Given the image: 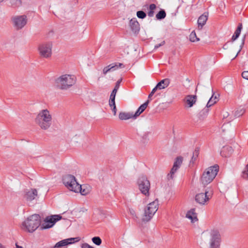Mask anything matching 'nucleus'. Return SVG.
<instances>
[{
  "mask_svg": "<svg viewBox=\"0 0 248 248\" xmlns=\"http://www.w3.org/2000/svg\"><path fill=\"white\" fill-rule=\"evenodd\" d=\"M61 215H53L47 217L44 222L41 224V217L38 214H34L31 216L22 223L23 229L30 232H32L40 225L42 230L51 228L55 223L61 219Z\"/></svg>",
  "mask_w": 248,
  "mask_h": 248,
  "instance_id": "f257e3e1",
  "label": "nucleus"
},
{
  "mask_svg": "<svg viewBox=\"0 0 248 248\" xmlns=\"http://www.w3.org/2000/svg\"><path fill=\"white\" fill-rule=\"evenodd\" d=\"M52 117L47 109L41 110L36 116L35 122L42 129L47 130L52 124Z\"/></svg>",
  "mask_w": 248,
  "mask_h": 248,
  "instance_id": "f03ea898",
  "label": "nucleus"
},
{
  "mask_svg": "<svg viewBox=\"0 0 248 248\" xmlns=\"http://www.w3.org/2000/svg\"><path fill=\"white\" fill-rule=\"evenodd\" d=\"M76 82V78L71 75H63L55 79L56 87L62 90H66L74 85Z\"/></svg>",
  "mask_w": 248,
  "mask_h": 248,
  "instance_id": "7ed1b4c3",
  "label": "nucleus"
},
{
  "mask_svg": "<svg viewBox=\"0 0 248 248\" xmlns=\"http://www.w3.org/2000/svg\"><path fill=\"white\" fill-rule=\"evenodd\" d=\"M219 170V166L215 165L206 169L200 178L202 184L205 186L213 181Z\"/></svg>",
  "mask_w": 248,
  "mask_h": 248,
  "instance_id": "20e7f679",
  "label": "nucleus"
},
{
  "mask_svg": "<svg viewBox=\"0 0 248 248\" xmlns=\"http://www.w3.org/2000/svg\"><path fill=\"white\" fill-rule=\"evenodd\" d=\"M158 209V201L155 200L149 203L144 209V215L142 218L143 221H149L153 217Z\"/></svg>",
  "mask_w": 248,
  "mask_h": 248,
  "instance_id": "39448f33",
  "label": "nucleus"
},
{
  "mask_svg": "<svg viewBox=\"0 0 248 248\" xmlns=\"http://www.w3.org/2000/svg\"><path fill=\"white\" fill-rule=\"evenodd\" d=\"M62 181L65 186L70 190L77 192L80 188V185L77 182L74 176L70 174L64 175Z\"/></svg>",
  "mask_w": 248,
  "mask_h": 248,
  "instance_id": "423d86ee",
  "label": "nucleus"
},
{
  "mask_svg": "<svg viewBox=\"0 0 248 248\" xmlns=\"http://www.w3.org/2000/svg\"><path fill=\"white\" fill-rule=\"evenodd\" d=\"M52 43L45 42L40 43L38 46V50L40 56L46 59H48L52 55Z\"/></svg>",
  "mask_w": 248,
  "mask_h": 248,
  "instance_id": "0eeeda50",
  "label": "nucleus"
},
{
  "mask_svg": "<svg viewBox=\"0 0 248 248\" xmlns=\"http://www.w3.org/2000/svg\"><path fill=\"white\" fill-rule=\"evenodd\" d=\"M138 184L139 188L141 192L145 196L149 195V190L150 187V183L145 176L139 178Z\"/></svg>",
  "mask_w": 248,
  "mask_h": 248,
  "instance_id": "6e6552de",
  "label": "nucleus"
},
{
  "mask_svg": "<svg viewBox=\"0 0 248 248\" xmlns=\"http://www.w3.org/2000/svg\"><path fill=\"white\" fill-rule=\"evenodd\" d=\"M210 248H219L221 236L217 230H212L210 233Z\"/></svg>",
  "mask_w": 248,
  "mask_h": 248,
  "instance_id": "1a4fd4ad",
  "label": "nucleus"
},
{
  "mask_svg": "<svg viewBox=\"0 0 248 248\" xmlns=\"http://www.w3.org/2000/svg\"><path fill=\"white\" fill-rule=\"evenodd\" d=\"M212 196V192H209L206 190L204 193L197 194L195 196V201L201 205H204L209 201Z\"/></svg>",
  "mask_w": 248,
  "mask_h": 248,
  "instance_id": "9d476101",
  "label": "nucleus"
},
{
  "mask_svg": "<svg viewBox=\"0 0 248 248\" xmlns=\"http://www.w3.org/2000/svg\"><path fill=\"white\" fill-rule=\"evenodd\" d=\"M14 27L17 30L22 29L27 23V16L25 15L16 16L13 18Z\"/></svg>",
  "mask_w": 248,
  "mask_h": 248,
  "instance_id": "9b49d317",
  "label": "nucleus"
},
{
  "mask_svg": "<svg viewBox=\"0 0 248 248\" xmlns=\"http://www.w3.org/2000/svg\"><path fill=\"white\" fill-rule=\"evenodd\" d=\"M80 238L78 237L65 239L58 242L50 248H62L63 246L73 244L75 242H78Z\"/></svg>",
  "mask_w": 248,
  "mask_h": 248,
  "instance_id": "f8f14e48",
  "label": "nucleus"
},
{
  "mask_svg": "<svg viewBox=\"0 0 248 248\" xmlns=\"http://www.w3.org/2000/svg\"><path fill=\"white\" fill-rule=\"evenodd\" d=\"M119 67H124V65L122 63H113L105 67L103 69V73L104 75H106L109 72H112L116 70Z\"/></svg>",
  "mask_w": 248,
  "mask_h": 248,
  "instance_id": "ddd939ff",
  "label": "nucleus"
},
{
  "mask_svg": "<svg viewBox=\"0 0 248 248\" xmlns=\"http://www.w3.org/2000/svg\"><path fill=\"white\" fill-rule=\"evenodd\" d=\"M24 193V198L27 201H32L37 196V191L36 189H26Z\"/></svg>",
  "mask_w": 248,
  "mask_h": 248,
  "instance_id": "4468645a",
  "label": "nucleus"
},
{
  "mask_svg": "<svg viewBox=\"0 0 248 248\" xmlns=\"http://www.w3.org/2000/svg\"><path fill=\"white\" fill-rule=\"evenodd\" d=\"M129 25L132 31L134 33H137L140 31V24L136 18H133L130 20Z\"/></svg>",
  "mask_w": 248,
  "mask_h": 248,
  "instance_id": "2eb2a0df",
  "label": "nucleus"
},
{
  "mask_svg": "<svg viewBox=\"0 0 248 248\" xmlns=\"http://www.w3.org/2000/svg\"><path fill=\"white\" fill-rule=\"evenodd\" d=\"M208 14L207 13H204L199 17L198 24L199 29H202L203 26L205 24L208 19Z\"/></svg>",
  "mask_w": 248,
  "mask_h": 248,
  "instance_id": "dca6fc26",
  "label": "nucleus"
},
{
  "mask_svg": "<svg viewBox=\"0 0 248 248\" xmlns=\"http://www.w3.org/2000/svg\"><path fill=\"white\" fill-rule=\"evenodd\" d=\"M185 102L189 108L192 107L197 101L196 95H188L185 97Z\"/></svg>",
  "mask_w": 248,
  "mask_h": 248,
  "instance_id": "f3484780",
  "label": "nucleus"
},
{
  "mask_svg": "<svg viewBox=\"0 0 248 248\" xmlns=\"http://www.w3.org/2000/svg\"><path fill=\"white\" fill-rule=\"evenodd\" d=\"M149 101L150 100H147L138 108L134 114L133 113L134 119L137 118V117L140 116V115L145 110L149 103Z\"/></svg>",
  "mask_w": 248,
  "mask_h": 248,
  "instance_id": "a211bd4d",
  "label": "nucleus"
},
{
  "mask_svg": "<svg viewBox=\"0 0 248 248\" xmlns=\"http://www.w3.org/2000/svg\"><path fill=\"white\" fill-rule=\"evenodd\" d=\"M119 118L121 120H127L131 118L134 119L133 113L121 112L119 114Z\"/></svg>",
  "mask_w": 248,
  "mask_h": 248,
  "instance_id": "6ab92c4d",
  "label": "nucleus"
},
{
  "mask_svg": "<svg viewBox=\"0 0 248 248\" xmlns=\"http://www.w3.org/2000/svg\"><path fill=\"white\" fill-rule=\"evenodd\" d=\"M195 209H191L187 212L186 214V217L191 220L192 222H194L198 220L196 213L195 212Z\"/></svg>",
  "mask_w": 248,
  "mask_h": 248,
  "instance_id": "aec40b11",
  "label": "nucleus"
},
{
  "mask_svg": "<svg viewBox=\"0 0 248 248\" xmlns=\"http://www.w3.org/2000/svg\"><path fill=\"white\" fill-rule=\"evenodd\" d=\"M218 97L219 94H215V93H213L212 96L209 100L208 102L207 103V108H209L212 105H213L214 104L216 103L218 100Z\"/></svg>",
  "mask_w": 248,
  "mask_h": 248,
  "instance_id": "412c9836",
  "label": "nucleus"
},
{
  "mask_svg": "<svg viewBox=\"0 0 248 248\" xmlns=\"http://www.w3.org/2000/svg\"><path fill=\"white\" fill-rule=\"evenodd\" d=\"M170 83V79L169 78H165L161 80L157 84V87H159V90L164 89L167 88Z\"/></svg>",
  "mask_w": 248,
  "mask_h": 248,
  "instance_id": "4be33fe9",
  "label": "nucleus"
},
{
  "mask_svg": "<svg viewBox=\"0 0 248 248\" xmlns=\"http://www.w3.org/2000/svg\"><path fill=\"white\" fill-rule=\"evenodd\" d=\"M183 158L182 156H179L176 157L175 160L174 162L173 167L172 169L173 170H177L180 167L182 162H183Z\"/></svg>",
  "mask_w": 248,
  "mask_h": 248,
  "instance_id": "5701e85b",
  "label": "nucleus"
},
{
  "mask_svg": "<svg viewBox=\"0 0 248 248\" xmlns=\"http://www.w3.org/2000/svg\"><path fill=\"white\" fill-rule=\"evenodd\" d=\"M199 149L198 148H196L194 151L193 153V155L191 157V159L190 161L189 165H191V164L193 165L196 161L197 160L199 155Z\"/></svg>",
  "mask_w": 248,
  "mask_h": 248,
  "instance_id": "b1692460",
  "label": "nucleus"
},
{
  "mask_svg": "<svg viewBox=\"0 0 248 248\" xmlns=\"http://www.w3.org/2000/svg\"><path fill=\"white\" fill-rule=\"evenodd\" d=\"M90 192V186H82L80 185V188L77 191V192H80L82 195H86L89 194Z\"/></svg>",
  "mask_w": 248,
  "mask_h": 248,
  "instance_id": "393cba45",
  "label": "nucleus"
},
{
  "mask_svg": "<svg viewBox=\"0 0 248 248\" xmlns=\"http://www.w3.org/2000/svg\"><path fill=\"white\" fill-rule=\"evenodd\" d=\"M115 99L114 98L112 97H109V105L110 107L111 108V109L113 112V114L114 115L116 114L117 111V108L115 105Z\"/></svg>",
  "mask_w": 248,
  "mask_h": 248,
  "instance_id": "a878e982",
  "label": "nucleus"
},
{
  "mask_svg": "<svg viewBox=\"0 0 248 248\" xmlns=\"http://www.w3.org/2000/svg\"><path fill=\"white\" fill-rule=\"evenodd\" d=\"M209 112V108L207 106L202 110L199 113V118L201 119H203L207 116Z\"/></svg>",
  "mask_w": 248,
  "mask_h": 248,
  "instance_id": "bb28decb",
  "label": "nucleus"
},
{
  "mask_svg": "<svg viewBox=\"0 0 248 248\" xmlns=\"http://www.w3.org/2000/svg\"><path fill=\"white\" fill-rule=\"evenodd\" d=\"M156 8L155 4H151L149 6V11H148L147 15L149 17H153L154 16V10Z\"/></svg>",
  "mask_w": 248,
  "mask_h": 248,
  "instance_id": "cd10ccee",
  "label": "nucleus"
},
{
  "mask_svg": "<svg viewBox=\"0 0 248 248\" xmlns=\"http://www.w3.org/2000/svg\"><path fill=\"white\" fill-rule=\"evenodd\" d=\"M166 16V14L165 10L162 9L156 15V18L158 20H161L165 18Z\"/></svg>",
  "mask_w": 248,
  "mask_h": 248,
  "instance_id": "c85d7f7f",
  "label": "nucleus"
},
{
  "mask_svg": "<svg viewBox=\"0 0 248 248\" xmlns=\"http://www.w3.org/2000/svg\"><path fill=\"white\" fill-rule=\"evenodd\" d=\"M199 38L197 37L196 32L194 31L191 32L189 35V40L191 42H195L199 41Z\"/></svg>",
  "mask_w": 248,
  "mask_h": 248,
  "instance_id": "c756f323",
  "label": "nucleus"
},
{
  "mask_svg": "<svg viewBox=\"0 0 248 248\" xmlns=\"http://www.w3.org/2000/svg\"><path fill=\"white\" fill-rule=\"evenodd\" d=\"M92 240L93 243L97 246L100 245L102 243V240L98 236L93 237Z\"/></svg>",
  "mask_w": 248,
  "mask_h": 248,
  "instance_id": "7c9ffc66",
  "label": "nucleus"
},
{
  "mask_svg": "<svg viewBox=\"0 0 248 248\" xmlns=\"http://www.w3.org/2000/svg\"><path fill=\"white\" fill-rule=\"evenodd\" d=\"M10 3L14 7L19 6L21 4L20 0H10Z\"/></svg>",
  "mask_w": 248,
  "mask_h": 248,
  "instance_id": "2f4dec72",
  "label": "nucleus"
},
{
  "mask_svg": "<svg viewBox=\"0 0 248 248\" xmlns=\"http://www.w3.org/2000/svg\"><path fill=\"white\" fill-rule=\"evenodd\" d=\"M137 16L139 18L143 19L146 16V13L143 11H139L137 12Z\"/></svg>",
  "mask_w": 248,
  "mask_h": 248,
  "instance_id": "473e14b6",
  "label": "nucleus"
},
{
  "mask_svg": "<svg viewBox=\"0 0 248 248\" xmlns=\"http://www.w3.org/2000/svg\"><path fill=\"white\" fill-rule=\"evenodd\" d=\"M242 29V23H239L236 30L235 31L234 34L239 36Z\"/></svg>",
  "mask_w": 248,
  "mask_h": 248,
  "instance_id": "72a5a7b5",
  "label": "nucleus"
},
{
  "mask_svg": "<svg viewBox=\"0 0 248 248\" xmlns=\"http://www.w3.org/2000/svg\"><path fill=\"white\" fill-rule=\"evenodd\" d=\"M177 170H173V169H171L170 172L167 175V179L168 180L172 179L173 178V175L176 172Z\"/></svg>",
  "mask_w": 248,
  "mask_h": 248,
  "instance_id": "f704fd0d",
  "label": "nucleus"
},
{
  "mask_svg": "<svg viewBox=\"0 0 248 248\" xmlns=\"http://www.w3.org/2000/svg\"><path fill=\"white\" fill-rule=\"evenodd\" d=\"M242 176L245 179L248 178V164L246 166L245 170L243 171Z\"/></svg>",
  "mask_w": 248,
  "mask_h": 248,
  "instance_id": "c9c22d12",
  "label": "nucleus"
},
{
  "mask_svg": "<svg viewBox=\"0 0 248 248\" xmlns=\"http://www.w3.org/2000/svg\"><path fill=\"white\" fill-rule=\"evenodd\" d=\"M245 113V110L243 108H240L239 110H237L235 112V116L236 117H240Z\"/></svg>",
  "mask_w": 248,
  "mask_h": 248,
  "instance_id": "e433bc0d",
  "label": "nucleus"
},
{
  "mask_svg": "<svg viewBox=\"0 0 248 248\" xmlns=\"http://www.w3.org/2000/svg\"><path fill=\"white\" fill-rule=\"evenodd\" d=\"M157 89H159V87H157V85H156V86L152 90L150 93L149 94L148 96V100L151 99V97L154 95V94L155 93Z\"/></svg>",
  "mask_w": 248,
  "mask_h": 248,
  "instance_id": "4c0bfd02",
  "label": "nucleus"
},
{
  "mask_svg": "<svg viewBox=\"0 0 248 248\" xmlns=\"http://www.w3.org/2000/svg\"><path fill=\"white\" fill-rule=\"evenodd\" d=\"M117 91L118 90L114 88V89L113 90V91H112V92L110 94V97H112V98H115V96H116V94L117 92Z\"/></svg>",
  "mask_w": 248,
  "mask_h": 248,
  "instance_id": "58836bf2",
  "label": "nucleus"
},
{
  "mask_svg": "<svg viewBox=\"0 0 248 248\" xmlns=\"http://www.w3.org/2000/svg\"><path fill=\"white\" fill-rule=\"evenodd\" d=\"M242 77L247 80H248V71H244L242 73Z\"/></svg>",
  "mask_w": 248,
  "mask_h": 248,
  "instance_id": "ea45409f",
  "label": "nucleus"
},
{
  "mask_svg": "<svg viewBox=\"0 0 248 248\" xmlns=\"http://www.w3.org/2000/svg\"><path fill=\"white\" fill-rule=\"evenodd\" d=\"M81 247V248H94L86 243L82 244Z\"/></svg>",
  "mask_w": 248,
  "mask_h": 248,
  "instance_id": "a19ab883",
  "label": "nucleus"
},
{
  "mask_svg": "<svg viewBox=\"0 0 248 248\" xmlns=\"http://www.w3.org/2000/svg\"><path fill=\"white\" fill-rule=\"evenodd\" d=\"M121 82V79L119 80L116 82L115 87H114L115 89H116L117 90L119 89Z\"/></svg>",
  "mask_w": 248,
  "mask_h": 248,
  "instance_id": "79ce46f5",
  "label": "nucleus"
},
{
  "mask_svg": "<svg viewBox=\"0 0 248 248\" xmlns=\"http://www.w3.org/2000/svg\"><path fill=\"white\" fill-rule=\"evenodd\" d=\"M164 44H165V41H162L160 44H159L156 45L155 46V49L158 48V47H159L160 46H163Z\"/></svg>",
  "mask_w": 248,
  "mask_h": 248,
  "instance_id": "37998d69",
  "label": "nucleus"
},
{
  "mask_svg": "<svg viewBox=\"0 0 248 248\" xmlns=\"http://www.w3.org/2000/svg\"><path fill=\"white\" fill-rule=\"evenodd\" d=\"M227 150L231 152V153H232V149L231 147H224L223 148V151L222 152H224V150Z\"/></svg>",
  "mask_w": 248,
  "mask_h": 248,
  "instance_id": "c03bdc74",
  "label": "nucleus"
},
{
  "mask_svg": "<svg viewBox=\"0 0 248 248\" xmlns=\"http://www.w3.org/2000/svg\"><path fill=\"white\" fill-rule=\"evenodd\" d=\"M238 36L235 35V34H234L232 36V41H235L237 38H238Z\"/></svg>",
  "mask_w": 248,
  "mask_h": 248,
  "instance_id": "a18cd8bd",
  "label": "nucleus"
},
{
  "mask_svg": "<svg viewBox=\"0 0 248 248\" xmlns=\"http://www.w3.org/2000/svg\"><path fill=\"white\" fill-rule=\"evenodd\" d=\"M245 38H246V35H245L244 36V37H243V38L242 39V45H244V44Z\"/></svg>",
  "mask_w": 248,
  "mask_h": 248,
  "instance_id": "49530a36",
  "label": "nucleus"
},
{
  "mask_svg": "<svg viewBox=\"0 0 248 248\" xmlns=\"http://www.w3.org/2000/svg\"><path fill=\"white\" fill-rule=\"evenodd\" d=\"M16 248H23L22 246L18 245L17 243L16 244Z\"/></svg>",
  "mask_w": 248,
  "mask_h": 248,
  "instance_id": "de8ad7c7",
  "label": "nucleus"
},
{
  "mask_svg": "<svg viewBox=\"0 0 248 248\" xmlns=\"http://www.w3.org/2000/svg\"><path fill=\"white\" fill-rule=\"evenodd\" d=\"M134 210H131V211H130V213H131V214H133V213H134Z\"/></svg>",
  "mask_w": 248,
  "mask_h": 248,
  "instance_id": "09e8293b",
  "label": "nucleus"
},
{
  "mask_svg": "<svg viewBox=\"0 0 248 248\" xmlns=\"http://www.w3.org/2000/svg\"><path fill=\"white\" fill-rule=\"evenodd\" d=\"M0 248H4L1 244H0Z\"/></svg>",
  "mask_w": 248,
  "mask_h": 248,
  "instance_id": "8fccbe9b",
  "label": "nucleus"
},
{
  "mask_svg": "<svg viewBox=\"0 0 248 248\" xmlns=\"http://www.w3.org/2000/svg\"><path fill=\"white\" fill-rule=\"evenodd\" d=\"M4 0H0V2L3 1Z\"/></svg>",
  "mask_w": 248,
  "mask_h": 248,
  "instance_id": "3c124183",
  "label": "nucleus"
},
{
  "mask_svg": "<svg viewBox=\"0 0 248 248\" xmlns=\"http://www.w3.org/2000/svg\"><path fill=\"white\" fill-rule=\"evenodd\" d=\"M240 51V50H239V51ZM239 52H238L237 53V55H236V56H235V57L237 56V55H238V53H239Z\"/></svg>",
  "mask_w": 248,
  "mask_h": 248,
  "instance_id": "603ef678",
  "label": "nucleus"
}]
</instances>
